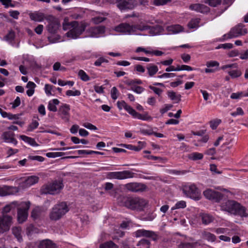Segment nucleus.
<instances>
[{"label":"nucleus","mask_w":248,"mask_h":248,"mask_svg":"<svg viewBox=\"0 0 248 248\" xmlns=\"http://www.w3.org/2000/svg\"><path fill=\"white\" fill-rule=\"evenodd\" d=\"M71 29L66 33L68 37L76 39L79 36L85 31L88 24L85 22H78L77 21L70 22Z\"/></svg>","instance_id":"1"},{"label":"nucleus","mask_w":248,"mask_h":248,"mask_svg":"<svg viewBox=\"0 0 248 248\" xmlns=\"http://www.w3.org/2000/svg\"><path fill=\"white\" fill-rule=\"evenodd\" d=\"M124 205L132 210L142 211L146 206L147 202L139 197H125L123 199Z\"/></svg>","instance_id":"2"},{"label":"nucleus","mask_w":248,"mask_h":248,"mask_svg":"<svg viewBox=\"0 0 248 248\" xmlns=\"http://www.w3.org/2000/svg\"><path fill=\"white\" fill-rule=\"evenodd\" d=\"M63 186L62 180H55L43 186L41 189V192L44 194H58L60 193Z\"/></svg>","instance_id":"3"},{"label":"nucleus","mask_w":248,"mask_h":248,"mask_svg":"<svg viewBox=\"0 0 248 248\" xmlns=\"http://www.w3.org/2000/svg\"><path fill=\"white\" fill-rule=\"evenodd\" d=\"M69 209L65 202H62L54 205L49 213L50 220L57 221L61 218Z\"/></svg>","instance_id":"4"},{"label":"nucleus","mask_w":248,"mask_h":248,"mask_svg":"<svg viewBox=\"0 0 248 248\" xmlns=\"http://www.w3.org/2000/svg\"><path fill=\"white\" fill-rule=\"evenodd\" d=\"M227 205L228 206V212L231 214L239 215L242 217L247 216L245 207L238 202L234 201H228Z\"/></svg>","instance_id":"5"},{"label":"nucleus","mask_w":248,"mask_h":248,"mask_svg":"<svg viewBox=\"0 0 248 248\" xmlns=\"http://www.w3.org/2000/svg\"><path fill=\"white\" fill-rule=\"evenodd\" d=\"M247 33V29L244 28V25L242 24H239L232 28L228 33L224 34L223 35V39L226 40L236 38L239 36L244 35Z\"/></svg>","instance_id":"6"},{"label":"nucleus","mask_w":248,"mask_h":248,"mask_svg":"<svg viewBox=\"0 0 248 248\" xmlns=\"http://www.w3.org/2000/svg\"><path fill=\"white\" fill-rule=\"evenodd\" d=\"M183 191L186 196L195 200H199L201 198V193L194 184L183 186Z\"/></svg>","instance_id":"7"},{"label":"nucleus","mask_w":248,"mask_h":248,"mask_svg":"<svg viewBox=\"0 0 248 248\" xmlns=\"http://www.w3.org/2000/svg\"><path fill=\"white\" fill-rule=\"evenodd\" d=\"M30 202H22L20 204L17 211V220L19 223H23L27 219L28 211L30 208Z\"/></svg>","instance_id":"8"},{"label":"nucleus","mask_w":248,"mask_h":248,"mask_svg":"<svg viewBox=\"0 0 248 248\" xmlns=\"http://www.w3.org/2000/svg\"><path fill=\"white\" fill-rule=\"evenodd\" d=\"M48 22L46 29L48 32L52 34H56L60 27L59 20L52 16H48L46 17Z\"/></svg>","instance_id":"9"},{"label":"nucleus","mask_w":248,"mask_h":248,"mask_svg":"<svg viewBox=\"0 0 248 248\" xmlns=\"http://www.w3.org/2000/svg\"><path fill=\"white\" fill-rule=\"evenodd\" d=\"M122 103L124 105V108L134 118L144 121L152 120V118L148 115L147 112H145L143 114H141L136 112L135 109L131 106L128 105L124 101H122Z\"/></svg>","instance_id":"10"},{"label":"nucleus","mask_w":248,"mask_h":248,"mask_svg":"<svg viewBox=\"0 0 248 248\" xmlns=\"http://www.w3.org/2000/svg\"><path fill=\"white\" fill-rule=\"evenodd\" d=\"M134 173L129 170H124L122 171L110 172L107 175L108 178L109 179H125L133 178Z\"/></svg>","instance_id":"11"},{"label":"nucleus","mask_w":248,"mask_h":248,"mask_svg":"<svg viewBox=\"0 0 248 248\" xmlns=\"http://www.w3.org/2000/svg\"><path fill=\"white\" fill-rule=\"evenodd\" d=\"M39 177L34 175L24 178L22 182L19 183L18 187H16V192L37 183Z\"/></svg>","instance_id":"12"},{"label":"nucleus","mask_w":248,"mask_h":248,"mask_svg":"<svg viewBox=\"0 0 248 248\" xmlns=\"http://www.w3.org/2000/svg\"><path fill=\"white\" fill-rule=\"evenodd\" d=\"M12 217L7 215H0V233L9 230L12 224Z\"/></svg>","instance_id":"13"},{"label":"nucleus","mask_w":248,"mask_h":248,"mask_svg":"<svg viewBox=\"0 0 248 248\" xmlns=\"http://www.w3.org/2000/svg\"><path fill=\"white\" fill-rule=\"evenodd\" d=\"M203 195L206 199L216 202H219L223 197L221 192L211 189L205 190Z\"/></svg>","instance_id":"14"},{"label":"nucleus","mask_w":248,"mask_h":248,"mask_svg":"<svg viewBox=\"0 0 248 248\" xmlns=\"http://www.w3.org/2000/svg\"><path fill=\"white\" fill-rule=\"evenodd\" d=\"M105 27L104 26H98L96 27H91L86 31L87 35L85 37H98L100 35L104 33Z\"/></svg>","instance_id":"15"},{"label":"nucleus","mask_w":248,"mask_h":248,"mask_svg":"<svg viewBox=\"0 0 248 248\" xmlns=\"http://www.w3.org/2000/svg\"><path fill=\"white\" fill-rule=\"evenodd\" d=\"M146 187L145 185L136 182L127 183L124 186V190L133 192L143 191Z\"/></svg>","instance_id":"16"},{"label":"nucleus","mask_w":248,"mask_h":248,"mask_svg":"<svg viewBox=\"0 0 248 248\" xmlns=\"http://www.w3.org/2000/svg\"><path fill=\"white\" fill-rule=\"evenodd\" d=\"M117 7L121 10L132 9L137 4L135 0H117Z\"/></svg>","instance_id":"17"},{"label":"nucleus","mask_w":248,"mask_h":248,"mask_svg":"<svg viewBox=\"0 0 248 248\" xmlns=\"http://www.w3.org/2000/svg\"><path fill=\"white\" fill-rule=\"evenodd\" d=\"M136 237H146L151 238L154 241L159 239V236L155 232L143 229L139 230L135 232Z\"/></svg>","instance_id":"18"},{"label":"nucleus","mask_w":248,"mask_h":248,"mask_svg":"<svg viewBox=\"0 0 248 248\" xmlns=\"http://www.w3.org/2000/svg\"><path fill=\"white\" fill-rule=\"evenodd\" d=\"M70 106L67 104H63L61 106L58 111V114L61 118L65 122H68L70 119Z\"/></svg>","instance_id":"19"},{"label":"nucleus","mask_w":248,"mask_h":248,"mask_svg":"<svg viewBox=\"0 0 248 248\" xmlns=\"http://www.w3.org/2000/svg\"><path fill=\"white\" fill-rule=\"evenodd\" d=\"M16 130V126L11 125L8 128V130L4 132L2 135L3 139L7 142H13L15 141L14 131Z\"/></svg>","instance_id":"20"},{"label":"nucleus","mask_w":248,"mask_h":248,"mask_svg":"<svg viewBox=\"0 0 248 248\" xmlns=\"http://www.w3.org/2000/svg\"><path fill=\"white\" fill-rule=\"evenodd\" d=\"M115 31L124 33L131 34L134 32L133 26L127 23H122L115 27Z\"/></svg>","instance_id":"21"},{"label":"nucleus","mask_w":248,"mask_h":248,"mask_svg":"<svg viewBox=\"0 0 248 248\" xmlns=\"http://www.w3.org/2000/svg\"><path fill=\"white\" fill-rule=\"evenodd\" d=\"M189 8L191 10H194L202 13H206L209 12V8L202 4H192L189 6Z\"/></svg>","instance_id":"22"},{"label":"nucleus","mask_w":248,"mask_h":248,"mask_svg":"<svg viewBox=\"0 0 248 248\" xmlns=\"http://www.w3.org/2000/svg\"><path fill=\"white\" fill-rule=\"evenodd\" d=\"M15 187L11 186H0V196H6L14 194L15 192Z\"/></svg>","instance_id":"23"},{"label":"nucleus","mask_w":248,"mask_h":248,"mask_svg":"<svg viewBox=\"0 0 248 248\" xmlns=\"http://www.w3.org/2000/svg\"><path fill=\"white\" fill-rule=\"evenodd\" d=\"M55 244L50 240L46 239L40 242L38 248H56Z\"/></svg>","instance_id":"24"},{"label":"nucleus","mask_w":248,"mask_h":248,"mask_svg":"<svg viewBox=\"0 0 248 248\" xmlns=\"http://www.w3.org/2000/svg\"><path fill=\"white\" fill-rule=\"evenodd\" d=\"M30 17L32 20L41 21L44 19V14L41 13H33L29 14Z\"/></svg>","instance_id":"25"},{"label":"nucleus","mask_w":248,"mask_h":248,"mask_svg":"<svg viewBox=\"0 0 248 248\" xmlns=\"http://www.w3.org/2000/svg\"><path fill=\"white\" fill-rule=\"evenodd\" d=\"M201 217L202 223L205 225L209 224L214 220V217L207 214H201Z\"/></svg>","instance_id":"26"},{"label":"nucleus","mask_w":248,"mask_h":248,"mask_svg":"<svg viewBox=\"0 0 248 248\" xmlns=\"http://www.w3.org/2000/svg\"><path fill=\"white\" fill-rule=\"evenodd\" d=\"M59 101L57 99H54L50 101L48 105V109L53 112H56L57 110L56 105L59 104Z\"/></svg>","instance_id":"27"},{"label":"nucleus","mask_w":248,"mask_h":248,"mask_svg":"<svg viewBox=\"0 0 248 248\" xmlns=\"http://www.w3.org/2000/svg\"><path fill=\"white\" fill-rule=\"evenodd\" d=\"M202 237L203 239L207 240L208 241L214 242L216 239V236L210 232H203L202 233Z\"/></svg>","instance_id":"28"},{"label":"nucleus","mask_w":248,"mask_h":248,"mask_svg":"<svg viewBox=\"0 0 248 248\" xmlns=\"http://www.w3.org/2000/svg\"><path fill=\"white\" fill-rule=\"evenodd\" d=\"M20 138L22 140L24 141L25 142L29 143L30 145L33 146H37L38 144L36 142L34 139H32L30 137H28L25 135H21L20 136Z\"/></svg>","instance_id":"29"},{"label":"nucleus","mask_w":248,"mask_h":248,"mask_svg":"<svg viewBox=\"0 0 248 248\" xmlns=\"http://www.w3.org/2000/svg\"><path fill=\"white\" fill-rule=\"evenodd\" d=\"M167 94L171 100H176V103H179L181 101V94H177L176 93L173 91H168Z\"/></svg>","instance_id":"30"},{"label":"nucleus","mask_w":248,"mask_h":248,"mask_svg":"<svg viewBox=\"0 0 248 248\" xmlns=\"http://www.w3.org/2000/svg\"><path fill=\"white\" fill-rule=\"evenodd\" d=\"M183 27L179 25H175L169 26L167 28L168 31L172 33H177L183 31Z\"/></svg>","instance_id":"31"},{"label":"nucleus","mask_w":248,"mask_h":248,"mask_svg":"<svg viewBox=\"0 0 248 248\" xmlns=\"http://www.w3.org/2000/svg\"><path fill=\"white\" fill-rule=\"evenodd\" d=\"M149 33L152 35H155L159 34L162 30V28L159 26L156 25L155 26L151 27L149 29Z\"/></svg>","instance_id":"32"},{"label":"nucleus","mask_w":248,"mask_h":248,"mask_svg":"<svg viewBox=\"0 0 248 248\" xmlns=\"http://www.w3.org/2000/svg\"><path fill=\"white\" fill-rule=\"evenodd\" d=\"M147 70L149 75L152 77L157 72L158 68L156 65L152 64L147 67Z\"/></svg>","instance_id":"33"},{"label":"nucleus","mask_w":248,"mask_h":248,"mask_svg":"<svg viewBox=\"0 0 248 248\" xmlns=\"http://www.w3.org/2000/svg\"><path fill=\"white\" fill-rule=\"evenodd\" d=\"M15 205V202H12V203L6 205L3 208L1 215H7L8 213H9L12 209L14 208Z\"/></svg>","instance_id":"34"},{"label":"nucleus","mask_w":248,"mask_h":248,"mask_svg":"<svg viewBox=\"0 0 248 248\" xmlns=\"http://www.w3.org/2000/svg\"><path fill=\"white\" fill-rule=\"evenodd\" d=\"M100 248H118V247L112 241H109L101 244Z\"/></svg>","instance_id":"35"},{"label":"nucleus","mask_w":248,"mask_h":248,"mask_svg":"<svg viewBox=\"0 0 248 248\" xmlns=\"http://www.w3.org/2000/svg\"><path fill=\"white\" fill-rule=\"evenodd\" d=\"M150 244V243L148 240L142 239L138 242L137 246L140 248H149Z\"/></svg>","instance_id":"36"},{"label":"nucleus","mask_w":248,"mask_h":248,"mask_svg":"<svg viewBox=\"0 0 248 248\" xmlns=\"http://www.w3.org/2000/svg\"><path fill=\"white\" fill-rule=\"evenodd\" d=\"M133 27L135 32L136 30H139L140 31L148 30L150 28V26L140 24L139 25H134L133 26Z\"/></svg>","instance_id":"37"},{"label":"nucleus","mask_w":248,"mask_h":248,"mask_svg":"<svg viewBox=\"0 0 248 248\" xmlns=\"http://www.w3.org/2000/svg\"><path fill=\"white\" fill-rule=\"evenodd\" d=\"M200 21V19L199 18L193 19L188 23V26L191 29L197 28L199 26Z\"/></svg>","instance_id":"38"},{"label":"nucleus","mask_w":248,"mask_h":248,"mask_svg":"<svg viewBox=\"0 0 248 248\" xmlns=\"http://www.w3.org/2000/svg\"><path fill=\"white\" fill-rule=\"evenodd\" d=\"M197 243H181L179 245V248H195Z\"/></svg>","instance_id":"39"},{"label":"nucleus","mask_w":248,"mask_h":248,"mask_svg":"<svg viewBox=\"0 0 248 248\" xmlns=\"http://www.w3.org/2000/svg\"><path fill=\"white\" fill-rule=\"evenodd\" d=\"M189 158L193 160H200L203 158V155L197 152L193 153L190 155Z\"/></svg>","instance_id":"40"},{"label":"nucleus","mask_w":248,"mask_h":248,"mask_svg":"<svg viewBox=\"0 0 248 248\" xmlns=\"http://www.w3.org/2000/svg\"><path fill=\"white\" fill-rule=\"evenodd\" d=\"M0 113L3 118H8L9 120H13L16 118L15 115L4 111L1 108H0Z\"/></svg>","instance_id":"41"},{"label":"nucleus","mask_w":248,"mask_h":248,"mask_svg":"<svg viewBox=\"0 0 248 248\" xmlns=\"http://www.w3.org/2000/svg\"><path fill=\"white\" fill-rule=\"evenodd\" d=\"M228 74L232 78H236L241 76L242 72L240 70H234L229 71Z\"/></svg>","instance_id":"42"},{"label":"nucleus","mask_w":248,"mask_h":248,"mask_svg":"<svg viewBox=\"0 0 248 248\" xmlns=\"http://www.w3.org/2000/svg\"><path fill=\"white\" fill-rule=\"evenodd\" d=\"M78 76L81 79L87 81L89 80L90 78L86 74V73L82 70H80L78 73Z\"/></svg>","instance_id":"43"},{"label":"nucleus","mask_w":248,"mask_h":248,"mask_svg":"<svg viewBox=\"0 0 248 248\" xmlns=\"http://www.w3.org/2000/svg\"><path fill=\"white\" fill-rule=\"evenodd\" d=\"M221 122L220 119H216L210 122V127L213 130L216 129L219 124Z\"/></svg>","instance_id":"44"},{"label":"nucleus","mask_w":248,"mask_h":248,"mask_svg":"<svg viewBox=\"0 0 248 248\" xmlns=\"http://www.w3.org/2000/svg\"><path fill=\"white\" fill-rule=\"evenodd\" d=\"M38 125V122L36 120H33L31 124L29 125L28 130L29 131H32L33 129L36 128Z\"/></svg>","instance_id":"45"},{"label":"nucleus","mask_w":248,"mask_h":248,"mask_svg":"<svg viewBox=\"0 0 248 248\" xmlns=\"http://www.w3.org/2000/svg\"><path fill=\"white\" fill-rule=\"evenodd\" d=\"M106 19V18L104 17L97 16L92 18V21L95 24H98L102 22Z\"/></svg>","instance_id":"46"},{"label":"nucleus","mask_w":248,"mask_h":248,"mask_svg":"<svg viewBox=\"0 0 248 248\" xmlns=\"http://www.w3.org/2000/svg\"><path fill=\"white\" fill-rule=\"evenodd\" d=\"M111 98L113 100H116L118 98V91L116 87H113L110 92Z\"/></svg>","instance_id":"47"},{"label":"nucleus","mask_w":248,"mask_h":248,"mask_svg":"<svg viewBox=\"0 0 248 248\" xmlns=\"http://www.w3.org/2000/svg\"><path fill=\"white\" fill-rule=\"evenodd\" d=\"M154 4L156 6L163 5L170 2L171 0H153Z\"/></svg>","instance_id":"48"},{"label":"nucleus","mask_w":248,"mask_h":248,"mask_svg":"<svg viewBox=\"0 0 248 248\" xmlns=\"http://www.w3.org/2000/svg\"><path fill=\"white\" fill-rule=\"evenodd\" d=\"M233 45L231 43L220 44L216 47V49H219L221 48L224 49H231L233 47Z\"/></svg>","instance_id":"49"},{"label":"nucleus","mask_w":248,"mask_h":248,"mask_svg":"<svg viewBox=\"0 0 248 248\" xmlns=\"http://www.w3.org/2000/svg\"><path fill=\"white\" fill-rule=\"evenodd\" d=\"M80 94V92L78 90H76L75 91L68 90L66 93V94L67 96H79Z\"/></svg>","instance_id":"50"},{"label":"nucleus","mask_w":248,"mask_h":248,"mask_svg":"<svg viewBox=\"0 0 248 248\" xmlns=\"http://www.w3.org/2000/svg\"><path fill=\"white\" fill-rule=\"evenodd\" d=\"M131 89L137 93H141L144 90L143 87L139 86H132Z\"/></svg>","instance_id":"51"},{"label":"nucleus","mask_w":248,"mask_h":248,"mask_svg":"<svg viewBox=\"0 0 248 248\" xmlns=\"http://www.w3.org/2000/svg\"><path fill=\"white\" fill-rule=\"evenodd\" d=\"M0 2L3 5L5 8H7L8 7H14V4L12 3L11 0H0Z\"/></svg>","instance_id":"52"},{"label":"nucleus","mask_w":248,"mask_h":248,"mask_svg":"<svg viewBox=\"0 0 248 248\" xmlns=\"http://www.w3.org/2000/svg\"><path fill=\"white\" fill-rule=\"evenodd\" d=\"M15 37V32L14 31H10L9 33L5 36V38L7 41L11 42L14 40Z\"/></svg>","instance_id":"53"},{"label":"nucleus","mask_w":248,"mask_h":248,"mask_svg":"<svg viewBox=\"0 0 248 248\" xmlns=\"http://www.w3.org/2000/svg\"><path fill=\"white\" fill-rule=\"evenodd\" d=\"M243 95L244 93L242 92L232 93L231 95V98L233 99H237L240 98L242 96H243Z\"/></svg>","instance_id":"54"},{"label":"nucleus","mask_w":248,"mask_h":248,"mask_svg":"<svg viewBox=\"0 0 248 248\" xmlns=\"http://www.w3.org/2000/svg\"><path fill=\"white\" fill-rule=\"evenodd\" d=\"M186 206V202L183 201L178 202L176 204L175 207L172 208V210L177 208H184Z\"/></svg>","instance_id":"55"},{"label":"nucleus","mask_w":248,"mask_h":248,"mask_svg":"<svg viewBox=\"0 0 248 248\" xmlns=\"http://www.w3.org/2000/svg\"><path fill=\"white\" fill-rule=\"evenodd\" d=\"M208 4L213 7H216L221 3V0H207Z\"/></svg>","instance_id":"56"},{"label":"nucleus","mask_w":248,"mask_h":248,"mask_svg":"<svg viewBox=\"0 0 248 248\" xmlns=\"http://www.w3.org/2000/svg\"><path fill=\"white\" fill-rule=\"evenodd\" d=\"M231 114L232 116H236L238 115H243L244 114V111L241 108H237L236 110L231 113Z\"/></svg>","instance_id":"57"},{"label":"nucleus","mask_w":248,"mask_h":248,"mask_svg":"<svg viewBox=\"0 0 248 248\" xmlns=\"http://www.w3.org/2000/svg\"><path fill=\"white\" fill-rule=\"evenodd\" d=\"M206 65L207 67L218 66L219 63L217 61H211L207 62L206 63Z\"/></svg>","instance_id":"58"},{"label":"nucleus","mask_w":248,"mask_h":248,"mask_svg":"<svg viewBox=\"0 0 248 248\" xmlns=\"http://www.w3.org/2000/svg\"><path fill=\"white\" fill-rule=\"evenodd\" d=\"M104 62H108V61L103 57H100L94 62V65L98 66L101 65V63Z\"/></svg>","instance_id":"59"},{"label":"nucleus","mask_w":248,"mask_h":248,"mask_svg":"<svg viewBox=\"0 0 248 248\" xmlns=\"http://www.w3.org/2000/svg\"><path fill=\"white\" fill-rule=\"evenodd\" d=\"M149 88L153 90L155 93L156 94L160 95L161 93H162V90L159 88L155 87L154 86H152L151 85L149 86Z\"/></svg>","instance_id":"60"},{"label":"nucleus","mask_w":248,"mask_h":248,"mask_svg":"<svg viewBox=\"0 0 248 248\" xmlns=\"http://www.w3.org/2000/svg\"><path fill=\"white\" fill-rule=\"evenodd\" d=\"M172 107H173V105L171 104L165 105V107L160 109V112H161V113L162 114H163L164 113L166 112L168 110H169L171 108H172Z\"/></svg>","instance_id":"61"},{"label":"nucleus","mask_w":248,"mask_h":248,"mask_svg":"<svg viewBox=\"0 0 248 248\" xmlns=\"http://www.w3.org/2000/svg\"><path fill=\"white\" fill-rule=\"evenodd\" d=\"M83 126L85 127H86V128H88V129H91V130H96L97 129V127L95 125L92 124L91 123H85L83 124Z\"/></svg>","instance_id":"62"},{"label":"nucleus","mask_w":248,"mask_h":248,"mask_svg":"<svg viewBox=\"0 0 248 248\" xmlns=\"http://www.w3.org/2000/svg\"><path fill=\"white\" fill-rule=\"evenodd\" d=\"M52 86L49 84H46L45 87V92L47 95H51V91L52 89Z\"/></svg>","instance_id":"63"},{"label":"nucleus","mask_w":248,"mask_h":248,"mask_svg":"<svg viewBox=\"0 0 248 248\" xmlns=\"http://www.w3.org/2000/svg\"><path fill=\"white\" fill-rule=\"evenodd\" d=\"M190 56L189 54H183L181 55V58L185 62H187L190 60Z\"/></svg>","instance_id":"64"}]
</instances>
